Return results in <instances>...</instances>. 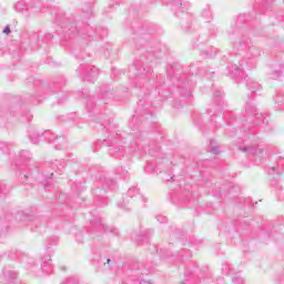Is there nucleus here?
Returning a JSON list of instances; mask_svg holds the SVG:
<instances>
[{
	"label": "nucleus",
	"instance_id": "obj_1",
	"mask_svg": "<svg viewBox=\"0 0 284 284\" xmlns=\"http://www.w3.org/2000/svg\"><path fill=\"white\" fill-rule=\"evenodd\" d=\"M237 48L240 50H247L246 54L248 59H256L261 57V50L258 47L252 45L250 38H242L237 43Z\"/></svg>",
	"mask_w": 284,
	"mask_h": 284
},
{
	"label": "nucleus",
	"instance_id": "obj_2",
	"mask_svg": "<svg viewBox=\"0 0 284 284\" xmlns=\"http://www.w3.org/2000/svg\"><path fill=\"white\" fill-rule=\"evenodd\" d=\"M78 71L81 72L83 81H89V83H94L97 77H99V69L97 67L81 64Z\"/></svg>",
	"mask_w": 284,
	"mask_h": 284
},
{
	"label": "nucleus",
	"instance_id": "obj_3",
	"mask_svg": "<svg viewBox=\"0 0 284 284\" xmlns=\"http://www.w3.org/2000/svg\"><path fill=\"white\" fill-rule=\"evenodd\" d=\"M245 112L247 116H255V125H267L268 120L263 113H257L256 108L252 103H246Z\"/></svg>",
	"mask_w": 284,
	"mask_h": 284
},
{
	"label": "nucleus",
	"instance_id": "obj_4",
	"mask_svg": "<svg viewBox=\"0 0 284 284\" xmlns=\"http://www.w3.org/2000/svg\"><path fill=\"white\" fill-rule=\"evenodd\" d=\"M134 68L136 70V79H141V77H143L144 74H150V72H152V69L150 67H143V60L136 61L134 63Z\"/></svg>",
	"mask_w": 284,
	"mask_h": 284
},
{
	"label": "nucleus",
	"instance_id": "obj_5",
	"mask_svg": "<svg viewBox=\"0 0 284 284\" xmlns=\"http://www.w3.org/2000/svg\"><path fill=\"white\" fill-rule=\"evenodd\" d=\"M23 221L27 223V225H30L31 230H37L39 227V224L41 223V217H37L34 215L26 214L23 215Z\"/></svg>",
	"mask_w": 284,
	"mask_h": 284
},
{
	"label": "nucleus",
	"instance_id": "obj_6",
	"mask_svg": "<svg viewBox=\"0 0 284 284\" xmlns=\"http://www.w3.org/2000/svg\"><path fill=\"white\" fill-rule=\"evenodd\" d=\"M42 264L41 268L44 274H51L52 272V257L50 255H44L41 257Z\"/></svg>",
	"mask_w": 284,
	"mask_h": 284
},
{
	"label": "nucleus",
	"instance_id": "obj_7",
	"mask_svg": "<svg viewBox=\"0 0 284 284\" xmlns=\"http://www.w3.org/2000/svg\"><path fill=\"white\" fill-rule=\"evenodd\" d=\"M242 152H246V154H253V156H258V154L263 153V149L258 146H240Z\"/></svg>",
	"mask_w": 284,
	"mask_h": 284
},
{
	"label": "nucleus",
	"instance_id": "obj_8",
	"mask_svg": "<svg viewBox=\"0 0 284 284\" xmlns=\"http://www.w3.org/2000/svg\"><path fill=\"white\" fill-rule=\"evenodd\" d=\"M41 136H43V133H39L37 131H32L31 133H29V139L34 145L39 143V139H41Z\"/></svg>",
	"mask_w": 284,
	"mask_h": 284
},
{
	"label": "nucleus",
	"instance_id": "obj_9",
	"mask_svg": "<svg viewBox=\"0 0 284 284\" xmlns=\"http://www.w3.org/2000/svg\"><path fill=\"white\" fill-rule=\"evenodd\" d=\"M246 85L248 87V90L254 94L258 92V89L261 88V84L258 82H254L252 80H247Z\"/></svg>",
	"mask_w": 284,
	"mask_h": 284
},
{
	"label": "nucleus",
	"instance_id": "obj_10",
	"mask_svg": "<svg viewBox=\"0 0 284 284\" xmlns=\"http://www.w3.org/2000/svg\"><path fill=\"white\" fill-rule=\"evenodd\" d=\"M17 12H28V4H26V1L20 0L14 6Z\"/></svg>",
	"mask_w": 284,
	"mask_h": 284
},
{
	"label": "nucleus",
	"instance_id": "obj_11",
	"mask_svg": "<svg viewBox=\"0 0 284 284\" xmlns=\"http://www.w3.org/2000/svg\"><path fill=\"white\" fill-rule=\"evenodd\" d=\"M229 70L231 74H234V77H243V71L241 70V67L236 64L229 67Z\"/></svg>",
	"mask_w": 284,
	"mask_h": 284
},
{
	"label": "nucleus",
	"instance_id": "obj_12",
	"mask_svg": "<svg viewBox=\"0 0 284 284\" xmlns=\"http://www.w3.org/2000/svg\"><path fill=\"white\" fill-rule=\"evenodd\" d=\"M52 168H53V170H59V172H61V170H63V168H65V160L55 161L52 164Z\"/></svg>",
	"mask_w": 284,
	"mask_h": 284
},
{
	"label": "nucleus",
	"instance_id": "obj_13",
	"mask_svg": "<svg viewBox=\"0 0 284 284\" xmlns=\"http://www.w3.org/2000/svg\"><path fill=\"white\" fill-rule=\"evenodd\" d=\"M171 2L173 3L174 7L178 8V10H181L182 8V12H185V10H187V8L183 7L185 4H183L181 0H171Z\"/></svg>",
	"mask_w": 284,
	"mask_h": 284
},
{
	"label": "nucleus",
	"instance_id": "obj_14",
	"mask_svg": "<svg viewBox=\"0 0 284 284\" xmlns=\"http://www.w3.org/2000/svg\"><path fill=\"white\" fill-rule=\"evenodd\" d=\"M210 152H212V154H220L221 151L219 150V146H216V142H214V140H211L210 142Z\"/></svg>",
	"mask_w": 284,
	"mask_h": 284
},
{
	"label": "nucleus",
	"instance_id": "obj_15",
	"mask_svg": "<svg viewBox=\"0 0 284 284\" xmlns=\"http://www.w3.org/2000/svg\"><path fill=\"white\" fill-rule=\"evenodd\" d=\"M202 54L206 57V59H212L216 54V49L211 48L210 50L203 51Z\"/></svg>",
	"mask_w": 284,
	"mask_h": 284
},
{
	"label": "nucleus",
	"instance_id": "obj_16",
	"mask_svg": "<svg viewBox=\"0 0 284 284\" xmlns=\"http://www.w3.org/2000/svg\"><path fill=\"white\" fill-rule=\"evenodd\" d=\"M232 283H234V284H243V283H245V280L243 277H241L240 275H235L232 278Z\"/></svg>",
	"mask_w": 284,
	"mask_h": 284
},
{
	"label": "nucleus",
	"instance_id": "obj_17",
	"mask_svg": "<svg viewBox=\"0 0 284 284\" xmlns=\"http://www.w3.org/2000/svg\"><path fill=\"white\" fill-rule=\"evenodd\" d=\"M136 194H139V189L136 187L129 189L128 196H130V199H132V196H136Z\"/></svg>",
	"mask_w": 284,
	"mask_h": 284
},
{
	"label": "nucleus",
	"instance_id": "obj_18",
	"mask_svg": "<svg viewBox=\"0 0 284 284\" xmlns=\"http://www.w3.org/2000/svg\"><path fill=\"white\" fill-rule=\"evenodd\" d=\"M222 272H224V274H226V275L232 274V265L225 264V265L222 267Z\"/></svg>",
	"mask_w": 284,
	"mask_h": 284
},
{
	"label": "nucleus",
	"instance_id": "obj_19",
	"mask_svg": "<svg viewBox=\"0 0 284 284\" xmlns=\"http://www.w3.org/2000/svg\"><path fill=\"white\" fill-rule=\"evenodd\" d=\"M154 61V53L149 52L146 55V63H152Z\"/></svg>",
	"mask_w": 284,
	"mask_h": 284
},
{
	"label": "nucleus",
	"instance_id": "obj_20",
	"mask_svg": "<svg viewBox=\"0 0 284 284\" xmlns=\"http://www.w3.org/2000/svg\"><path fill=\"white\" fill-rule=\"evenodd\" d=\"M156 221L159 223H168V217L163 216V215H158L156 216Z\"/></svg>",
	"mask_w": 284,
	"mask_h": 284
},
{
	"label": "nucleus",
	"instance_id": "obj_21",
	"mask_svg": "<svg viewBox=\"0 0 284 284\" xmlns=\"http://www.w3.org/2000/svg\"><path fill=\"white\" fill-rule=\"evenodd\" d=\"M214 99H223V91H221V90L215 91Z\"/></svg>",
	"mask_w": 284,
	"mask_h": 284
},
{
	"label": "nucleus",
	"instance_id": "obj_22",
	"mask_svg": "<svg viewBox=\"0 0 284 284\" xmlns=\"http://www.w3.org/2000/svg\"><path fill=\"white\" fill-rule=\"evenodd\" d=\"M20 156L22 159H30V152L29 151H21Z\"/></svg>",
	"mask_w": 284,
	"mask_h": 284
},
{
	"label": "nucleus",
	"instance_id": "obj_23",
	"mask_svg": "<svg viewBox=\"0 0 284 284\" xmlns=\"http://www.w3.org/2000/svg\"><path fill=\"white\" fill-rule=\"evenodd\" d=\"M62 284H79V282L75 278H68L65 282H63Z\"/></svg>",
	"mask_w": 284,
	"mask_h": 284
},
{
	"label": "nucleus",
	"instance_id": "obj_24",
	"mask_svg": "<svg viewBox=\"0 0 284 284\" xmlns=\"http://www.w3.org/2000/svg\"><path fill=\"white\" fill-rule=\"evenodd\" d=\"M106 185L109 187H114L116 185V182L114 180H106Z\"/></svg>",
	"mask_w": 284,
	"mask_h": 284
},
{
	"label": "nucleus",
	"instance_id": "obj_25",
	"mask_svg": "<svg viewBox=\"0 0 284 284\" xmlns=\"http://www.w3.org/2000/svg\"><path fill=\"white\" fill-rule=\"evenodd\" d=\"M10 32H11V30H10L9 27H6V28L3 29V33H4V34H10Z\"/></svg>",
	"mask_w": 284,
	"mask_h": 284
},
{
	"label": "nucleus",
	"instance_id": "obj_26",
	"mask_svg": "<svg viewBox=\"0 0 284 284\" xmlns=\"http://www.w3.org/2000/svg\"><path fill=\"white\" fill-rule=\"evenodd\" d=\"M281 77V72L276 71L275 74H273L272 79H278Z\"/></svg>",
	"mask_w": 284,
	"mask_h": 284
},
{
	"label": "nucleus",
	"instance_id": "obj_27",
	"mask_svg": "<svg viewBox=\"0 0 284 284\" xmlns=\"http://www.w3.org/2000/svg\"><path fill=\"white\" fill-rule=\"evenodd\" d=\"M260 6H262V8H265V6H267V0H262Z\"/></svg>",
	"mask_w": 284,
	"mask_h": 284
},
{
	"label": "nucleus",
	"instance_id": "obj_28",
	"mask_svg": "<svg viewBox=\"0 0 284 284\" xmlns=\"http://www.w3.org/2000/svg\"><path fill=\"white\" fill-rule=\"evenodd\" d=\"M69 30H70V32H77V27H74V26H70V28H69Z\"/></svg>",
	"mask_w": 284,
	"mask_h": 284
},
{
	"label": "nucleus",
	"instance_id": "obj_29",
	"mask_svg": "<svg viewBox=\"0 0 284 284\" xmlns=\"http://www.w3.org/2000/svg\"><path fill=\"white\" fill-rule=\"evenodd\" d=\"M172 176H170V175H165V176H163V181H172Z\"/></svg>",
	"mask_w": 284,
	"mask_h": 284
},
{
	"label": "nucleus",
	"instance_id": "obj_30",
	"mask_svg": "<svg viewBox=\"0 0 284 284\" xmlns=\"http://www.w3.org/2000/svg\"><path fill=\"white\" fill-rule=\"evenodd\" d=\"M118 207H125V200H123V203H118Z\"/></svg>",
	"mask_w": 284,
	"mask_h": 284
},
{
	"label": "nucleus",
	"instance_id": "obj_31",
	"mask_svg": "<svg viewBox=\"0 0 284 284\" xmlns=\"http://www.w3.org/2000/svg\"><path fill=\"white\" fill-rule=\"evenodd\" d=\"M32 39H33V41H38L39 40V34L34 33Z\"/></svg>",
	"mask_w": 284,
	"mask_h": 284
},
{
	"label": "nucleus",
	"instance_id": "obj_32",
	"mask_svg": "<svg viewBox=\"0 0 284 284\" xmlns=\"http://www.w3.org/2000/svg\"><path fill=\"white\" fill-rule=\"evenodd\" d=\"M103 97H109L110 99H112V92H109V93H104Z\"/></svg>",
	"mask_w": 284,
	"mask_h": 284
},
{
	"label": "nucleus",
	"instance_id": "obj_33",
	"mask_svg": "<svg viewBox=\"0 0 284 284\" xmlns=\"http://www.w3.org/2000/svg\"><path fill=\"white\" fill-rule=\"evenodd\" d=\"M100 227H103L104 232H108V227H106V226H104V224H103V223H101V224H100Z\"/></svg>",
	"mask_w": 284,
	"mask_h": 284
},
{
	"label": "nucleus",
	"instance_id": "obj_34",
	"mask_svg": "<svg viewBox=\"0 0 284 284\" xmlns=\"http://www.w3.org/2000/svg\"><path fill=\"white\" fill-rule=\"evenodd\" d=\"M132 239H134V241H143V237H134V235H132Z\"/></svg>",
	"mask_w": 284,
	"mask_h": 284
},
{
	"label": "nucleus",
	"instance_id": "obj_35",
	"mask_svg": "<svg viewBox=\"0 0 284 284\" xmlns=\"http://www.w3.org/2000/svg\"><path fill=\"white\" fill-rule=\"evenodd\" d=\"M203 14H206V17H210V10H205L204 12H203Z\"/></svg>",
	"mask_w": 284,
	"mask_h": 284
},
{
	"label": "nucleus",
	"instance_id": "obj_36",
	"mask_svg": "<svg viewBox=\"0 0 284 284\" xmlns=\"http://www.w3.org/2000/svg\"><path fill=\"white\" fill-rule=\"evenodd\" d=\"M4 146H6V143H4V142H1V143H0V150H3Z\"/></svg>",
	"mask_w": 284,
	"mask_h": 284
},
{
	"label": "nucleus",
	"instance_id": "obj_37",
	"mask_svg": "<svg viewBox=\"0 0 284 284\" xmlns=\"http://www.w3.org/2000/svg\"><path fill=\"white\" fill-rule=\"evenodd\" d=\"M272 172H276V168H271L270 169V174H272Z\"/></svg>",
	"mask_w": 284,
	"mask_h": 284
},
{
	"label": "nucleus",
	"instance_id": "obj_38",
	"mask_svg": "<svg viewBox=\"0 0 284 284\" xmlns=\"http://www.w3.org/2000/svg\"><path fill=\"white\" fill-rule=\"evenodd\" d=\"M111 232H112L113 234H115V235L119 234V230H116V229L112 230Z\"/></svg>",
	"mask_w": 284,
	"mask_h": 284
},
{
	"label": "nucleus",
	"instance_id": "obj_39",
	"mask_svg": "<svg viewBox=\"0 0 284 284\" xmlns=\"http://www.w3.org/2000/svg\"><path fill=\"white\" fill-rule=\"evenodd\" d=\"M112 263V260L108 258L106 260V265H110Z\"/></svg>",
	"mask_w": 284,
	"mask_h": 284
},
{
	"label": "nucleus",
	"instance_id": "obj_40",
	"mask_svg": "<svg viewBox=\"0 0 284 284\" xmlns=\"http://www.w3.org/2000/svg\"><path fill=\"white\" fill-rule=\"evenodd\" d=\"M182 28H183V30H187V28H190V27H185V24L182 23Z\"/></svg>",
	"mask_w": 284,
	"mask_h": 284
},
{
	"label": "nucleus",
	"instance_id": "obj_41",
	"mask_svg": "<svg viewBox=\"0 0 284 284\" xmlns=\"http://www.w3.org/2000/svg\"><path fill=\"white\" fill-rule=\"evenodd\" d=\"M88 39H92V34L88 33Z\"/></svg>",
	"mask_w": 284,
	"mask_h": 284
},
{
	"label": "nucleus",
	"instance_id": "obj_42",
	"mask_svg": "<svg viewBox=\"0 0 284 284\" xmlns=\"http://www.w3.org/2000/svg\"><path fill=\"white\" fill-rule=\"evenodd\" d=\"M57 141H59V138H57V140H53V143H57Z\"/></svg>",
	"mask_w": 284,
	"mask_h": 284
},
{
	"label": "nucleus",
	"instance_id": "obj_43",
	"mask_svg": "<svg viewBox=\"0 0 284 284\" xmlns=\"http://www.w3.org/2000/svg\"><path fill=\"white\" fill-rule=\"evenodd\" d=\"M87 108H90V102L87 103Z\"/></svg>",
	"mask_w": 284,
	"mask_h": 284
},
{
	"label": "nucleus",
	"instance_id": "obj_44",
	"mask_svg": "<svg viewBox=\"0 0 284 284\" xmlns=\"http://www.w3.org/2000/svg\"><path fill=\"white\" fill-rule=\"evenodd\" d=\"M12 278H17V274H14V276H12Z\"/></svg>",
	"mask_w": 284,
	"mask_h": 284
},
{
	"label": "nucleus",
	"instance_id": "obj_45",
	"mask_svg": "<svg viewBox=\"0 0 284 284\" xmlns=\"http://www.w3.org/2000/svg\"><path fill=\"white\" fill-rule=\"evenodd\" d=\"M87 12H90V13H91V12H92V9H90V10H89V11H87Z\"/></svg>",
	"mask_w": 284,
	"mask_h": 284
}]
</instances>
